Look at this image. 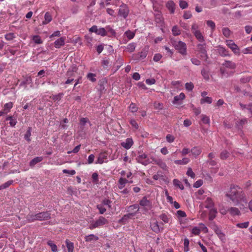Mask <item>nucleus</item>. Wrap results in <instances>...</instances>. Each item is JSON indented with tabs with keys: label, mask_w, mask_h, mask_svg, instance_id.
<instances>
[{
	"label": "nucleus",
	"mask_w": 252,
	"mask_h": 252,
	"mask_svg": "<svg viewBox=\"0 0 252 252\" xmlns=\"http://www.w3.org/2000/svg\"><path fill=\"white\" fill-rule=\"evenodd\" d=\"M217 210L215 209H211L209 213V220H212L216 217V214L217 213Z\"/></svg>",
	"instance_id": "c9c22d12"
},
{
	"label": "nucleus",
	"mask_w": 252,
	"mask_h": 252,
	"mask_svg": "<svg viewBox=\"0 0 252 252\" xmlns=\"http://www.w3.org/2000/svg\"><path fill=\"white\" fill-rule=\"evenodd\" d=\"M201 117H202L201 120L204 124H210V119L208 117H207V116L204 115H202Z\"/></svg>",
	"instance_id": "4d7b16f0"
},
{
	"label": "nucleus",
	"mask_w": 252,
	"mask_h": 252,
	"mask_svg": "<svg viewBox=\"0 0 252 252\" xmlns=\"http://www.w3.org/2000/svg\"><path fill=\"white\" fill-rule=\"evenodd\" d=\"M189 240L187 238H185L184 240V251L185 252H188L189 251Z\"/></svg>",
	"instance_id": "8fccbe9b"
},
{
	"label": "nucleus",
	"mask_w": 252,
	"mask_h": 252,
	"mask_svg": "<svg viewBox=\"0 0 252 252\" xmlns=\"http://www.w3.org/2000/svg\"><path fill=\"white\" fill-rule=\"evenodd\" d=\"M190 152L193 156L196 157L200 154L201 150L199 148L195 147L190 150Z\"/></svg>",
	"instance_id": "4c0bfd02"
},
{
	"label": "nucleus",
	"mask_w": 252,
	"mask_h": 252,
	"mask_svg": "<svg viewBox=\"0 0 252 252\" xmlns=\"http://www.w3.org/2000/svg\"><path fill=\"white\" fill-rule=\"evenodd\" d=\"M129 109L131 112L134 113L137 112L138 108L135 104L131 103L129 106Z\"/></svg>",
	"instance_id": "864d4df0"
},
{
	"label": "nucleus",
	"mask_w": 252,
	"mask_h": 252,
	"mask_svg": "<svg viewBox=\"0 0 252 252\" xmlns=\"http://www.w3.org/2000/svg\"><path fill=\"white\" fill-rule=\"evenodd\" d=\"M172 32L174 36H177L181 34V31L177 26H174L173 27Z\"/></svg>",
	"instance_id": "c03bdc74"
},
{
	"label": "nucleus",
	"mask_w": 252,
	"mask_h": 252,
	"mask_svg": "<svg viewBox=\"0 0 252 252\" xmlns=\"http://www.w3.org/2000/svg\"><path fill=\"white\" fill-rule=\"evenodd\" d=\"M45 21L43 22V24L45 25L50 22L52 20V16L49 12H46L44 16Z\"/></svg>",
	"instance_id": "e433bc0d"
},
{
	"label": "nucleus",
	"mask_w": 252,
	"mask_h": 252,
	"mask_svg": "<svg viewBox=\"0 0 252 252\" xmlns=\"http://www.w3.org/2000/svg\"><path fill=\"white\" fill-rule=\"evenodd\" d=\"M166 7L171 13H174L175 9V3L173 0L168 1L166 4Z\"/></svg>",
	"instance_id": "aec40b11"
},
{
	"label": "nucleus",
	"mask_w": 252,
	"mask_h": 252,
	"mask_svg": "<svg viewBox=\"0 0 252 252\" xmlns=\"http://www.w3.org/2000/svg\"><path fill=\"white\" fill-rule=\"evenodd\" d=\"M159 218H160L162 220H163L165 223H168L169 221V219L167 215L165 214H161Z\"/></svg>",
	"instance_id": "338daca9"
},
{
	"label": "nucleus",
	"mask_w": 252,
	"mask_h": 252,
	"mask_svg": "<svg viewBox=\"0 0 252 252\" xmlns=\"http://www.w3.org/2000/svg\"><path fill=\"white\" fill-rule=\"evenodd\" d=\"M153 161H154V163L159 165L162 169H166V165L165 163L161 159L153 158Z\"/></svg>",
	"instance_id": "4be33fe9"
},
{
	"label": "nucleus",
	"mask_w": 252,
	"mask_h": 252,
	"mask_svg": "<svg viewBox=\"0 0 252 252\" xmlns=\"http://www.w3.org/2000/svg\"><path fill=\"white\" fill-rule=\"evenodd\" d=\"M173 184L175 186L183 190L184 189V186L181 184L180 181L178 179H175L173 180Z\"/></svg>",
	"instance_id": "49530a36"
},
{
	"label": "nucleus",
	"mask_w": 252,
	"mask_h": 252,
	"mask_svg": "<svg viewBox=\"0 0 252 252\" xmlns=\"http://www.w3.org/2000/svg\"><path fill=\"white\" fill-rule=\"evenodd\" d=\"M107 158V155L106 153H101L97 158L95 163L102 164L105 162L104 160Z\"/></svg>",
	"instance_id": "dca6fc26"
},
{
	"label": "nucleus",
	"mask_w": 252,
	"mask_h": 252,
	"mask_svg": "<svg viewBox=\"0 0 252 252\" xmlns=\"http://www.w3.org/2000/svg\"><path fill=\"white\" fill-rule=\"evenodd\" d=\"M154 107L156 109L162 110L163 109V103L156 101L154 103Z\"/></svg>",
	"instance_id": "09e8293b"
},
{
	"label": "nucleus",
	"mask_w": 252,
	"mask_h": 252,
	"mask_svg": "<svg viewBox=\"0 0 252 252\" xmlns=\"http://www.w3.org/2000/svg\"><path fill=\"white\" fill-rule=\"evenodd\" d=\"M128 8L126 4H123L120 6L119 10V14L120 16L126 18L128 16Z\"/></svg>",
	"instance_id": "6e6552de"
},
{
	"label": "nucleus",
	"mask_w": 252,
	"mask_h": 252,
	"mask_svg": "<svg viewBox=\"0 0 252 252\" xmlns=\"http://www.w3.org/2000/svg\"><path fill=\"white\" fill-rule=\"evenodd\" d=\"M33 40L36 44H41L42 43V40H41L40 37L38 35L33 36Z\"/></svg>",
	"instance_id": "bf43d9fd"
},
{
	"label": "nucleus",
	"mask_w": 252,
	"mask_h": 252,
	"mask_svg": "<svg viewBox=\"0 0 252 252\" xmlns=\"http://www.w3.org/2000/svg\"><path fill=\"white\" fill-rule=\"evenodd\" d=\"M147 52H148V50L146 48H145L141 51V52H140L138 53V54L139 56L138 58L139 59H144L147 56Z\"/></svg>",
	"instance_id": "58836bf2"
},
{
	"label": "nucleus",
	"mask_w": 252,
	"mask_h": 252,
	"mask_svg": "<svg viewBox=\"0 0 252 252\" xmlns=\"http://www.w3.org/2000/svg\"><path fill=\"white\" fill-rule=\"evenodd\" d=\"M136 160L138 162L144 165H147L150 163V161L148 158V156L145 154L139 155L137 157Z\"/></svg>",
	"instance_id": "423d86ee"
},
{
	"label": "nucleus",
	"mask_w": 252,
	"mask_h": 252,
	"mask_svg": "<svg viewBox=\"0 0 252 252\" xmlns=\"http://www.w3.org/2000/svg\"><path fill=\"white\" fill-rule=\"evenodd\" d=\"M205 208H211L212 209V208L214 206V203H213V202L211 198H209L208 197L205 202Z\"/></svg>",
	"instance_id": "473e14b6"
},
{
	"label": "nucleus",
	"mask_w": 252,
	"mask_h": 252,
	"mask_svg": "<svg viewBox=\"0 0 252 252\" xmlns=\"http://www.w3.org/2000/svg\"><path fill=\"white\" fill-rule=\"evenodd\" d=\"M105 30H106V35H108L109 37L115 36L116 35V32L109 26L106 27L105 28Z\"/></svg>",
	"instance_id": "a878e982"
},
{
	"label": "nucleus",
	"mask_w": 252,
	"mask_h": 252,
	"mask_svg": "<svg viewBox=\"0 0 252 252\" xmlns=\"http://www.w3.org/2000/svg\"><path fill=\"white\" fill-rule=\"evenodd\" d=\"M87 123H90L87 118H81L80 120V124L81 126H84Z\"/></svg>",
	"instance_id": "13d9d810"
},
{
	"label": "nucleus",
	"mask_w": 252,
	"mask_h": 252,
	"mask_svg": "<svg viewBox=\"0 0 252 252\" xmlns=\"http://www.w3.org/2000/svg\"><path fill=\"white\" fill-rule=\"evenodd\" d=\"M136 47V44L135 43H130L128 44L126 47V49L127 50V51L131 53L133 52L135 49Z\"/></svg>",
	"instance_id": "79ce46f5"
},
{
	"label": "nucleus",
	"mask_w": 252,
	"mask_h": 252,
	"mask_svg": "<svg viewBox=\"0 0 252 252\" xmlns=\"http://www.w3.org/2000/svg\"><path fill=\"white\" fill-rule=\"evenodd\" d=\"M218 50V52L220 56L222 57L230 56L229 51L223 47L219 46Z\"/></svg>",
	"instance_id": "2eb2a0df"
},
{
	"label": "nucleus",
	"mask_w": 252,
	"mask_h": 252,
	"mask_svg": "<svg viewBox=\"0 0 252 252\" xmlns=\"http://www.w3.org/2000/svg\"><path fill=\"white\" fill-rule=\"evenodd\" d=\"M66 247L68 252H73L74 250V244L68 240L66 239L65 241Z\"/></svg>",
	"instance_id": "cd10ccee"
},
{
	"label": "nucleus",
	"mask_w": 252,
	"mask_h": 252,
	"mask_svg": "<svg viewBox=\"0 0 252 252\" xmlns=\"http://www.w3.org/2000/svg\"><path fill=\"white\" fill-rule=\"evenodd\" d=\"M108 223V220L102 216H100L99 218L94 222L91 223L89 226L90 229H94L96 227L100 226L107 224Z\"/></svg>",
	"instance_id": "7ed1b4c3"
},
{
	"label": "nucleus",
	"mask_w": 252,
	"mask_h": 252,
	"mask_svg": "<svg viewBox=\"0 0 252 252\" xmlns=\"http://www.w3.org/2000/svg\"><path fill=\"white\" fill-rule=\"evenodd\" d=\"M24 79L25 80L20 83V86H24L25 89H26L28 84L32 83V79L30 76H26Z\"/></svg>",
	"instance_id": "f3484780"
},
{
	"label": "nucleus",
	"mask_w": 252,
	"mask_h": 252,
	"mask_svg": "<svg viewBox=\"0 0 252 252\" xmlns=\"http://www.w3.org/2000/svg\"><path fill=\"white\" fill-rule=\"evenodd\" d=\"M249 222L247 221L242 223H239L236 224V226L241 228H246L249 226Z\"/></svg>",
	"instance_id": "3c124183"
},
{
	"label": "nucleus",
	"mask_w": 252,
	"mask_h": 252,
	"mask_svg": "<svg viewBox=\"0 0 252 252\" xmlns=\"http://www.w3.org/2000/svg\"><path fill=\"white\" fill-rule=\"evenodd\" d=\"M212 102V98L209 96H206L200 99V103L203 104L205 103L211 104Z\"/></svg>",
	"instance_id": "37998d69"
},
{
	"label": "nucleus",
	"mask_w": 252,
	"mask_h": 252,
	"mask_svg": "<svg viewBox=\"0 0 252 252\" xmlns=\"http://www.w3.org/2000/svg\"><path fill=\"white\" fill-rule=\"evenodd\" d=\"M65 37H61L56 40L54 42V46L56 48H60L64 45Z\"/></svg>",
	"instance_id": "ddd939ff"
},
{
	"label": "nucleus",
	"mask_w": 252,
	"mask_h": 252,
	"mask_svg": "<svg viewBox=\"0 0 252 252\" xmlns=\"http://www.w3.org/2000/svg\"><path fill=\"white\" fill-rule=\"evenodd\" d=\"M226 45L230 48L236 55H240V49L238 46L232 40H226Z\"/></svg>",
	"instance_id": "20e7f679"
},
{
	"label": "nucleus",
	"mask_w": 252,
	"mask_h": 252,
	"mask_svg": "<svg viewBox=\"0 0 252 252\" xmlns=\"http://www.w3.org/2000/svg\"><path fill=\"white\" fill-rule=\"evenodd\" d=\"M139 204L144 208L145 210H148L152 206V202L147 199L146 196H144L140 201Z\"/></svg>",
	"instance_id": "0eeeda50"
},
{
	"label": "nucleus",
	"mask_w": 252,
	"mask_h": 252,
	"mask_svg": "<svg viewBox=\"0 0 252 252\" xmlns=\"http://www.w3.org/2000/svg\"><path fill=\"white\" fill-rule=\"evenodd\" d=\"M206 24H207V26L210 27L213 31L215 29V24L213 21L208 20L206 22Z\"/></svg>",
	"instance_id": "69168bd1"
},
{
	"label": "nucleus",
	"mask_w": 252,
	"mask_h": 252,
	"mask_svg": "<svg viewBox=\"0 0 252 252\" xmlns=\"http://www.w3.org/2000/svg\"><path fill=\"white\" fill-rule=\"evenodd\" d=\"M222 32L223 35L227 38L229 37L232 33L229 28L226 27L222 29Z\"/></svg>",
	"instance_id": "ea45409f"
},
{
	"label": "nucleus",
	"mask_w": 252,
	"mask_h": 252,
	"mask_svg": "<svg viewBox=\"0 0 252 252\" xmlns=\"http://www.w3.org/2000/svg\"><path fill=\"white\" fill-rule=\"evenodd\" d=\"M229 155L227 150H224L220 154V158L222 160L226 159L229 157Z\"/></svg>",
	"instance_id": "f704fd0d"
},
{
	"label": "nucleus",
	"mask_w": 252,
	"mask_h": 252,
	"mask_svg": "<svg viewBox=\"0 0 252 252\" xmlns=\"http://www.w3.org/2000/svg\"><path fill=\"white\" fill-rule=\"evenodd\" d=\"M133 141L131 138H128L126 140L125 142H123L121 143L122 146L126 149H129L133 145Z\"/></svg>",
	"instance_id": "f8f14e48"
},
{
	"label": "nucleus",
	"mask_w": 252,
	"mask_h": 252,
	"mask_svg": "<svg viewBox=\"0 0 252 252\" xmlns=\"http://www.w3.org/2000/svg\"><path fill=\"white\" fill-rule=\"evenodd\" d=\"M13 103L11 102H8L5 104L4 106V110H7V112L9 111V110L12 107Z\"/></svg>",
	"instance_id": "680f3d73"
},
{
	"label": "nucleus",
	"mask_w": 252,
	"mask_h": 252,
	"mask_svg": "<svg viewBox=\"0 0 252 252\" xmlns=\"http://www.w3.org/2000/svg\"><path fill=\"white\" fill-rule=\"evenodd\" d=\"M214 230L216 234L221 241L225 240V235L222 232L221 230L217 226H214Z\"/></svg>",
	"instance_id": "4468645a"
},
{
	"label": "nucleus",
	"mask_w": 252,
	"mask_h": 252,
	"mask_svg": "<svg viewBox=\"0 0 252 252\" xmlns=\"http://www.w3.org/2000/svg\"><path fill=\"white\" fill-rule=\"evenodd\" d=\"M47 244L49 245L51 248V250L53 252H58V248L56 245L54 244L52 241H48L47 242Z\"/></svg>",
	"instance_id": "a18cd8bd"
},
{
	"label": "nucleus",
	"mask_w": 252,
	"mask_h": 252,
	"mask_svg": "<svg viewBox=\"0 0 252 252\" xmlns=\"http://www.w3.org/2000/svg\"><path fill=\"white\" fill-rule=\"evenodd\" d=\"M95 76L96 75L95 74L89 73L87 74V77L89 80L93 82H94L96 80V78H95Z\"/></svg>",
	"instance_id": "603ef678"
},
{
	"label": "nucleus",
	"mask_w": 252,
	"mask_h": 252,
	"mask_svg": "<svg viewBox=\"0 0 252 252\" xmlns=\"http://www.w3.org/2000/svg\"><path fill=\"white\" fill-rule=\"evenodd\" d=\"M96 207L99 210L100 214H104L106 211V209L103 207L102 204L97 205Z\"/></svg>",
	"instance_id": "052dcab7"
},
{
	"label": "nucleus",
	"mask_w": 252,
	"mask_h": 252,
	"mask_svg": "<svg viewBox=\"0 0 252 252\" xmlns=\"http://www.w3.org/2000/svg\"><path fill=\"white\" fill-rule=\"evenodd\" d=\"M32 130V127H30V126L28 127V129L24 135L25 139L28 142H30L31 140L30 139V136L31 135Z\"/></svg>",
	"instance_id": "2f4dec72"
},
{
	"label": "nucleus",
	"mask_w": 252,
	"mask_h": 252,
	"mask_svg": "<svg viewBox=\"0 0 252 252\" xmlns=\"http://www.w3.org/2000/svg\"><path fill=\"white\" fill-rule=\"evenodd\" d=\"M185 98V94L183 93H181L179 95L174 96L172 103L173 104H180V101L183 100Z\"/></svg>",
	"instance_id": "6ab92c4d"
},
{
	"label": "nucleus",
	"mask_w": 252,
	"mask_h": 252,
	"mask_svg": "<svg viewBox=\"0 0 252 252\" xmlns=\"http://www.w3.org/2000/svg\"><path fill=\"white\" fill-rule=\"evenodd\" d=\"M189 161V158H185L181 160H175L174 162L177 164L183 165L187 164Z\"/></svg>",
	"instance_id": "72a5a7b5"
},
{
	"label": "nucleus",
	"mask_w": 252,
	"mask_h": 252,
	"mask_svg": "<svg viewBox=\"0 0 252 252\" xmlns=\"http://www.w3.org/2000/svg\"><path fill=\"white\" fill-rule=\"evenodd\" d=\"M193 34L199 42H203L204 41V37L200 31H195V33Z\"/></svg>",
	"instance_id": "c85d7f7f"
},
{
	"label": "nucleus",
	"mask_w": 252,
	"mask_h": 252,
	"mask_svg": "<svg viewBox=\"0 0 252 252\" xmlns=\"http://www.w3.org/2000/svg\"><path fill=\"white\" fill-rule=\"evenodd\" d=\"M36 220L39 221L48 220L51 218V214L49 211L40 212L36 214Z\"/></svg>",
	"instance_id": "39448f33"
},
{
	"label": "nucleus",
	"mask_w": 252,
	"mask_h": 252,
	"mask_svg": "<svg viewBox=\"0 0 252 252\" xmlns=\"http://www.w3.org/2000/svg\"><path fill=\"white\" fill-rule=\"evenodd\" d=\"M222 65L230 69H235L236 66V64L230 61H225L224 63H222Z\"/></svg>",
	"instance_id": "5701e85b"
},
{
	"label": "nucleus",
	"mask_w": 252,
	"mask_h": 252,
	"mask_svg": "<svg viewBox=\"0 0 252 252\" xmlns=\"http://www.w3.org/2000/svg\"><path fill=\"white\" fill-rule=\"evenodd\" d=\"M242 53L246 54H252V47H249L244 49L242 50Z\"/></svg>",
	"instance_id": "774afa93"
},
{
	"label": "nucleus",
	"mask_w": 252,
	"mask_h": 252,
	"mask_svg": "<svg viewBox=\"0 0 252 252\" xmlns=\"http://www.w3.org/2000/svg\"><path fill=\"white\" fill-rule=\"evenodd\" d=\"M228 212L232 216L240 215L241 214L239 210L236 207H230L228 209Z\"/></svg>",
	"instance_id": "412c9836"
},
{
	"label": "nucleus",
	"mask_w": 252,
	"mask_h": 252,
	"mask_svg": "<svg viewBox=\"0 0 252 252\" xmlns=\"http://www.w3.org/2000/svg\"><path fill=\"white\" fill-rule=\"evenodd\" d=\"M193 87V84L191 82L187 83L185 84L186 89L189 91H192Z\"/></svg>",
	"instance_id": "e2e57ef3"
},
{
	"label": "nucleus",
	"mask_w": 252,
	"mask_h": 252,
	"mask_svg": "<svg viewBox=\"0 0 252 252\" xmlns=\"http://www.w3.org/2000/svg\"><path fill=\"white\" fill-rule=\"evenodd\" d=\"M43 160V158L42 157H37L33 159H32L30 162V166L31 167H33L36 164H37L38 162H40Z\"/></svg>",
	"instance_id": "b1692460"
},
{
	"label": "nucleus",
	"mask_w": 252,
	"mask_h": 252,
	"mask_svg": "<svg viewBox=\"0 0 252 252\" xmlns=\"http://www.w3.org/2000/svg\"><path fill=\"white\" fill-rule=\"evenodd\" d=\"M247 123V120L246 119H244L240 120L239 121H237L236 123V126L239 129L241 128L243 125Z\"/></svg>",
	"instance_id": "a19ab883"
},
{
	"label": "nucleus",
	"mask_w": 252,
	"mask_h": 252,
	"mask_svg": "<svg viewBox=\"0 0 252 252\" xmlns=\"http://www.w3.org/2000/svg\"><path fill=\"white\" fill-rule=\"evenodd\" d=\"M109 64V61L108 59H107L106 58H104L102 61V65L103 66V67H104V68L108 67Z\"/></svg>",
	"instance_id": "0e129e2a"
},
{
	"label": "nucleus",
	"mask_w": 252,
	"mask_h": 252,
	"mask_svg": "<svg viewBox=\"0 0 252 252\" xmlns=\"http://www.w3.org/2000/svg\"><path fill=\"white\" fill-rule=\"evenodd\" d=\"M179 5L182 9H184L188 7V4L187 1L181 0H180Z\"/></svg>",
	"instance_id": "6e6d98bb"
},
{
	"label": "nucleus",
	"mask_w": 252,
	"mask_h": 252,
	"mask_svg": "<svg viewBox=\"0 0 252 252\" xmlns=\"http://www.w3.org/2000/svg\"><path fill=\"white\" fill-rule=\"evenodd\" d=\"M128 182H129L126 179L123 178H121L119 180V185L118 187L119 189H123L124 188V187L125 186L126 184Z\"/></svg>",
	"instance_id": "c756f323"
},
{
	"label": "nucleus",
	"mask_w": 252,
	"mask_h": 252,
	"mask_svg": "<svg viewBox=\"0 0 252 252\" xmlns=\"http://www.w3.org/2000/svg\"><path fill=\"white\" fill-rule=\"evenodd\" d=\"M36 214L35 215L29 214L27 216L26 220H27V221L29 222H33L35 220H36Z\"/></svg>",
	"instance_id": "7c9ffc66"
},
{
	"label": "nucleus",
	"mask_w": 252,
	"mask_h": 252,
	"mask_svg": "<svg viewBox=\"0 0 252 252\" xmlns=\"http://www.w3.org/2000/svg\"><path fill=\"white\" fill-rule=\"evenodd\" d=\"M98 35H100L101 36H104L106 35V30L104 28H100L98 29L97 32L96 33Z\"/></svg>",
	"instance_id": "de8ad7c7"
},
{
	"label": "nucleus",
	"mask_w": 252,
	"mask_h": 252,
	"mask_svg": "<svg viewBox=\"0 0 252 252\" xmlns=\"http://www.w3.org/2000/svg\"><path fill=\"white\" fill-rule=\"evenodd\" d=\"M98 237L94 234H90L88 236H86L85 237V240L86 242H91L93 240L97 241L98 240Z\"/></svg>",
	"instance_id": "bb28decb"
},
{
	"label": "nucleus",
	"mask_w": 252,
	"mask_h": 252,
	"mask_svg": "<svg viewBox=\"0 0 252 252\" xmlns=\"http://www.w3.org/2000/svg\"><path fill=\"white\" fill-rule=\"evenodd\" d=\"M151 228L152 230L156 233H158L160 232V227L157 220L151 223Z\"/></svg>",
	"instance_id": "a211bd4d"
},
{
	"label": "nucleus",
	"mask_w": 252,
	"mask_h": 252,
	"mask_svg": "<svg viewBox=\"0 0 252 252\" xmlns=\"http://www.w3.org/2000/svg\"><path fill=\"white\" fill-rule=\"evenodd\" d=\"M201 73L205 80H208L209 79V71L207 67L203 68L201 70Z\"/></svg>",
	"instance_id": "393cba45"
},
{
	"label": "nucleus",
	"mask_w": 252,
	"mask_h": 252,
	"mask_svg": "<svg viewBox=\"0 0 252 252\" xmlns=\"http://www.w3.org/2000/svg\"><path fill=\"white\" fill-rule=\"evenodd\" d=\"M126 210L127 212L129 213L135 212L136 215L139 210V207L137 204H133L127 207Z\"/></svg>",
	"instance_id": "9b49d317"
},
{
	"label": "nucleus",
	"mask_w": 252,
	"mask_h": 252,
	"mask_svg": "<svg viewBox=\"0 0 252 252\" xmlns=\"http://www.w3.org/2000/svg\"><path fill=\"white\" fill-rule=\"evenodd\" d=\"M172 45L174 46L179 53L183 55L187 54V45L186 43L182 41H176L171 39Z\"/></svg>",
	"instance_id": "f03ea898"
},
{
	"label": "nucleus",
	"mask_w": 252,
	"mask_h": 252,
	"mask_svg": "<svg viewBox=\"0 0 252 252\" xmlns=\"http://www.w3.org/2000/svg\"><path fill=\"white\" fill-rule=\"evenodd\" d=\"M225 196L236 205L247 201L245 193L238 186L231 185L229 191L225 194Z\"/></svg>",
	"instance_id": "f257e3e1"
},
{
	"label": "nucleus",
	"mask_w": 252,
	"mask_h": 252,
	"mask_svg": "<svg viewBox=\"0 0 252 252\" xmlns=\"http://www.w3.org/2000/svg\"><path fill=\"white\" fill-rule=\"evenodd\" d=\"M135 216V212L128 213L127 214L125 215L119 220V223H126L128 220L131 219Z\"/></svg>",
	"instance_id": "1a4fd4ad"
},
{
	"label": "nucleus",
	"mask_w": 252,
	"mask_h": 252,
	"mask_svg": "<svg viewBox=\"0 0 252 252\" xmlns=\"http://www.w3.org/2000/svg\"><path fill=\"white\" fill-rule=\"evenodd\" d=\"M77 70V68L76 66H73L71 67V70H70V69H69L66 75L67 76H72V73L73 72H76Z\"/></svg>",
	"instance_id": "5fc2aeb1"
},
{
	"label": "nucleus",
	"mask_w": 252,
	"mask_h": 252,
	"mask_svg": "<svg viewBox=\"0 0 252 252\" xmlns=\"http://www.w3.org/2000/svg\"><path fill=\"white\" fill-rule=\"evenodd\" d=\"M197 50L199 52L203 54L204 56H207V51L206 50V43L204 42H201L197 45Z\"/></svg>",
	"instance_id": "9d476101"
}]
</instances>
